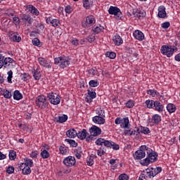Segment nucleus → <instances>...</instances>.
I'll use <instances>...</instances> for the list:
<instances>
[{"label": "nucleus", "mask_w": 180, "mask_h": 180, "mask_svg": "<svg viewBox=\"0 0 180 180\" xmlns=\"http://www.w3.org/2000/svg\"><path fill=\"white\" fill-rule=\"evenodd\" d=\"M148 151H151V149L147 147V146L143 145L139 148V150H136L134 154V158L135 160H141L146 157V153Z\"/></svg>", "instance_id": "obj_1"}, {"label": "nucleus", "mask_w": 180, "mask_h": 180, "mask_svg": "<svg viewBox=\"0 0 180 180\" xmlns=\"http://www.w3.org/2000/svg\"><path fill=\"white\" fill-rule=\"evenodd\" d=\"M54 61L55 64L59 65L60 68H66V67L70 65V58L65 56L55 58Z\"/></svg>", "instance_id": "obj_2"}, {"label": "nucleus", "mask_w": 180, "mask_h": 180, "mask_svg": "<svg viewBox=\"0 0 180 180\" xmlns=\"http://www.w3.org/2000/svg\"><path fill=\"white\" fill-rule=\"evenodd\" d=\"M35 103L40 109H46L49 106V102L44 95L38 96L36 98Z\"/></svg>", "instance_id": "obj_3"}, {"label": "nucleus", "mask_w": 180, "mask_h": 180, "mask_svg": "<svg viewBox=\"0 0 180 180\" xmlns=\"http://www.w3.org/2000/svg\"><path fill=\"white\" fill-rule=\"evenodd\" d=\"M47 96L52 105H58L61 102V97L56 93H49Z\"/></svg>", "instance_id": "obj_4"}, {"label": "nucleus", "mask_w": 180, "mask_h": 180, "mask_svg": "<svg viewBox=\"0 0 180 180\" xmlns=\"http://www.w3.org/2000/svg\"><path fill=\"white\" fill-rule=\"evenodd\" d=\"M95 22L96 20L95 19V16L94 15H88L86 18V20L82 23V27L88 28L95 25Z\"/></svg>", "instance_id": "obj_5"}, {"label": "nucleus", "mask_w": 180, "mask_h": 180, "mask_svg": "<svg viewBox=\"0 0 180 180\" xmlns=\"http://www.w3.org/2000/svg\"><path fill=\"white\" fill-rule=\"evenodd\" d=\"M108 13L110 15H114L115 18L118 20L122 19V12L120 9L116 6H110L108 10Z\"/></svg>", "instance_id": "obj_6"}, {"label": "nucleus", "mask_w": 180, "mask_h": 180, "mask_svg": "<svg viewBox=\"0 0 180 180\" xmlns=\"http://www.w3.org/2000/svg\"><path fill=\"white\" fill-rule=\"evenodd\" d=\"M160 51L163 56H167V57H171L174 54V49L168 45H163Z\"/></svg>", "instance_id": "obj_7"}, {"label": "nucleus", "mask_w": 180, "mask_h": 180, "mask_svg": "<svg viewBox=\"0 0 180 180\" xmlns=\"http://www.w3.org/2000/svg\"><path fill=\"white\" fill-rule=\"evenodd\" d=\"M3 63L4 68H8V70H11V68H12L15 65V60L12 59V58L7 57L4 59Z\"/></svg>", "instance_id": "obj_8"}, {"label": "nucleus", "mask_w": 180, "mask_h": 180, "mask_svg": "<svg viewBox=\"0 0 180 180\" xmlns=\"http://www.w3.org/2000/svg\"><path fill=\"white\" fill-rule=\"evenodd\" d=\"M75 162H77V161L74 156H68L63 160V164H65L66 167H74Z\"/></svg>", "instance_id": "obj_9"}, {"label": "nucleus", "mask_w": 180, "mask_h": 180, "mask_svg": "<svg viewBox=\"0 0 180 180\" xmlns=\"http://www.w3.org/2000/svg\"><path fill=\"white\" fill-rule=\"evenodd\" d=\"M153 109L159 113L164 112V105L160 101H155Z\"/></svg>", "instance_id": "obj_10"}, {"label": "nucleus", "mask_w": 180, "mask_h": 180, "mask_svg": "<svg viewBox=\"0 0 180 180\" xmlns=\"http://www.w3.org/2000/svg\"><path fill=\"white\" fill-rule=\"evenodd\" d=\"M89 133L90 134H93V136H99L102 133V129L101 128L93 125L90 129H89Z\"/></svg>", "instance_id": "obj_11"}, {"label": "nucleus", "mask_w": 180, "mask_h": 180, "mask_svg": "<svg viewBox=\"0 0 180 180\" xmlns=\"http://www.w3.org/2000/svg\"><path fill=\"white\" fill-rule=\"evenodd\" d=\"M105 147H109L110 148H112V150H117L120 148V146H119V144L112 141H105Z\"/></svg>", "instance_id": "obj_12"}, {"label": "nucleus", "mask_w": 180, "mask_h": 180, "mask_svg": "<svg viewBox=\"0 0 180 180\" xmlns=\"http://www.w3.org/2000/svg\"><path fill=\"white\" fill-rule=\"evenodd\" d=\"M158 18H161L162 19H165L167 18V11H165V6H160L158 7Z\"/></svg>", "instance_id": "obj_13"}, {"label": "nucleus", "mask_w": 180, "mask_h": 180, "mask_svg": "<svg viewBox=\"0 0 180 180\" xmlns=\"http://www.w3.org/2000/svg\"><path fill=\"white\" fill-rule=\"evenodd\" d=\"M102 116L105 117V115L101 114L98 116L94 117L93 122L97 124H105V119Z\"/></svg>", "instance_id": "obj_14"}, {"label": "nucleus", "mask_w": 180, "mask_h": 180, "mask_svg": "<svg viewBox=\"0 0 180 180\" xmlns=\"http://www.w3.org/2000/svg\"><path fill=\"white\" fill-rule=\"evenodd\" d=\"M20 169H22L23 175H29L32 173V169L30 167L26 166V164H20Z\"/></svg>", "instance_id": "obj_15"}, {"label": "nucleus", "mask_w": 180, "mask_h": 180, "mask_svg": "<svg viewBox=\"0 0 180 180\" xmlns=\"http://www.w3.org/2000/svg\"><path fill=\"white\" fill-rule=\"evenodd\" d=\"M147 154L150 162H155V161H157V157H158L157 153L153 152V150L150 149V151L148 150Z\"/></svg>", "instance_id": "obj_16"}, {"label": "nucleus", "mask_w": 180, "mask_h": 180, "mask_svg": "<svg viewBox=\"0 0 180 180\" xmlns=\"http://www.w3.org/2000/svg\"><path fill=\"white\" fill-rule=\"evenodd\" d=\"M38 61L40 64V65H41L42 67H45L46 68H51V64L48 62L47 60H46V58H38Z\"/></svg>", "instance_id": "obj_17"}, {"label": "nucleus", "mask_w": 180, "mask_h": 180, "mask_svg": "<svg viewBox=\"0 0 180 180\" xmlns=\"http://www.w3.org/2000/svg\"><path fill=\"white\" fill-rule=\"evenodd\" d=\"M134 37H135V39L139 41H143V40H144V34L138 30L134 32Z\"/></svg>", "instance_id": "obj_18"}, {"label": "nucleus", "mask_w": 180, "mask_h": 180, "mask_svg": "<svg viewBox=\"0 0 180 180\" xmlns=\"http://www.w3.org/2000/svg\"><path fill=\"white\" fill-rule=\"evenodd\" d=\"M143 172V175H145L146 179H151V178H154L153 167L146 169Z\"/></svg>", "instance_id": "obj_19"}, {"label": "nucleus", "mask_w": 180, "mask_h": 180, "mask_svg": "<svg viewBox=\"0 0 180 180\" xmlns=\"http://www.w3.org/2000/svg\"><path fill=\"white\" fill-rule=\"evenodd\" d=\"M89 136V134L88 131H86V129H84L82 130V131L77 133V137L80 140H85V139L87 138V136Z\"/></svg>", "instance_id": "obj_20"}, {"label": "nucleus", "mask_w": 180, "mask_h": 180, "mask_svg": "<svg viewBox=\"0 0 180 180\" xmlns=\"http://www.w3.org/2000/svg\"><path fill=\"white\" fill-rule=\"evenodd\" d=\"M112 41H114V44H115V46H120L121 44H123V39L119 34H116L113 37Z\"/></svg>", "instance_id": "obj_21"}, {"label": "nucleus", "mask_w": 180, "mask_h": 180, "mask_svg": "<svg viewBox=\"0 0 180 180\" xmlns=\"http://www.w3.org/2000/svg\"><path fill=\"white\" fill-rule=\"evenodd\" d=\"M78 132L74 129H69L66 132V136L70 139H75V136H77Z\"/></svg>", "instance_id": "obj_22"}, {"label": "nucleus", "mask_w": 180, "mask_h": 180, "mask_svg": "<svg viewBox=\"0 0 180 180\" xmlns=\"http://www.w3.org/2000/svg\"><path fill=\"white\" fill-rule=\"evenodd\" d=\"M66 120H68V116L67 115H60L58 118L55 117V122H57V123H65Z\"/></svg>", "instance_id": "obj_23"}, {"label": "nucleus", "mask_w": 180, "mask_h": 180, "mask_svg": "<svg viewBox=\"0 0 180 180\" xmlns=\"http://www.w3.org/2000/svg\"><path fill=\"white\" fill-rule=\"evenodd\" d=\"M129 117H125L122 119V121L121 122V125L120 127L122 129H129Z\"/></svg>", "instance_id": "obj_24"}, {"label": "nucleus", "mask_w": 180, "mask_h": 180, "mask_svg": "<svg viewBox=\"0 0 180 180\" xmlns=\"http://www.w3.org/2000/svg\"><path fill=\"white\" fill-rule=\"evenodd\" d=\"M132 15H134L135 18H138V19H143V18H144V15H143V14H141L140 11H139L137 8L133 9Z\"/></svg>", "instance_id": "obj_25"}, {"label": "nucleus", "mask_w": 180, "mask_h": 180, "mask_svg": "<svg viewBox=\"0 0 180 180\" xmlns=\"http://www.w3.org/2000/svg\"><path fill=\"white\" fill-rule=\"evenodd\" d=\"M1 94L4 95V98L6 99H11V98H12V93L8 90L1 89Z\"/></svg>", "instance_id": "obj_26"}, {"label": "nucleus", "mask_w": 180, "mask_h": 180, "mask_svg": "<svg viewBox=\"0 0 180 180\" xmlns=\"http://www.w3.org/2000/svg\"><path fill=\"white\" fill-rule=\"evenodd\" d=\"M103 27L101 26V25H94L92 28V32H94V34H98L99 33H101V32H102V30H103Z\"/></svg>", "instance_id": "obj_27"}, {"label": "nucleus", "mask_w": 180, "mask_h": 180, "mask_svg": "<svg viewBox=\"0 0 180 180\" xmlns=\"http://www.w3.org/2000/svg\"><path fill=\"white\" fill-rule=\"evenodd\" d=\"M27 8L29 9V11L31 12V13L36 15V16H37L39 13L37 8H36V7L33 6L32 5H28L27 6Z\"/></svg>", "instance_id": "obj_28"}, {"label": "nucleus", "mask_w": 180, "mask_h": 180, "mask_svg": "<svg viewBox=\"0 0 180 180\" xmlns=\"http://www.w3.org/2000/svg\"><path fill=\"white\" fill-rule=\"evenodd\" d=\"M23 98V96L22 94H20V91L19 90H15L13 94V99L15 101H20Z\"/></svg>", "instance_id": "obj_29"}, {"label": "nucleus", "mask_w": 180, "mask_h": 180, "mask_svg": "<svg viewBox=\"0 0 180 180\" xmlns=\"http://www.w3.org/2000/svg\"><path fill=\"white\" fill-rule=\"evenodd\" d=\"M33 77L36 81H39L40 78H41V73H40V70H34L32 71Z\"/></svg>", "instance_id": "obj_30"}, {"label": "nucleus", "mask_w": 180, "mask_h": 180, "mask_svg": "<svg viewBox=\"0 0 180 180\" xmlns=\"http://www.w3.org/2000/svg\"><path fill=\"white\" fill-rule=\"evenodd\" d=\"M167 112H169V113H174V112L176 110V107L175 106V105L172 103H169L167 105Z\"/></svg>", "instance_id": "obj_31"}, {"label": "nucleus", "mask_w": 180, "mask_h": 180, "mask_svg": "<svg viewBox=\"0 0 180 180\" xmlns=\"http://www.w3.org/2000/svg\"><path fill=\"white\" fill-rule=\"evenodd\" d=\"M11 41H15L16 43H19L22 40V37L20 36H17L16 34H13L10 36Z\"/></svg>", "instance_id": "obj_32"}, {"label": "nucleus", "mask_w": 180, "mask_h": 180, "mask_svg": "<svg viewBox=\"0 0 180 180\" xmlns=\"http://www.w3.org/2000/svg\"><path fill=\"white\" fill-rule=\"evenodd\" d=\"M152 120L155 124H158L161 122V116L158 114L153 115Z\"/></svg>", "instance_id": "obj_33"}, {"label": "nucleus", "mask_w": 180, "mask_h": 180, "mask_svg": "<svg viewBox=\"0 0 180 180\" xmlns=\"http://www.w3.org/2000/svg\"><path fill=\"white\" fill-rule=\"evenodd\" d=\"M22 20H24V22L29 23V25L32 24V18H30V15H29L23 14L22 15Z\"/></svg>", "instance_id": "obj_34"}, {"label": "nucleus", "mask_w": 180, "mask_h": 180, "mask_svg": "<svg viewBox=\"0 0 180 180\" xmlns=\"http://www.w3.org/2000/svg\"><path fill=\"white\" fill-rule=\"evenodd\" d=\"M155 103V101H153V100H146L145 102V104L146 105L147 108H148V109H154V103Z\"/></svg>", "instance_id": "obj_35"}, {"label": "nucleus", "mask_w": 180, "mask_h": 180, "mask_svg": "<svg viewBox=\"0 0 180 180\" xmlns=\"http://www.w3.org/2000/svg\"><path fill=\"white\" fill-rule=\"evenodd\" d=\"M21 164H25L26 167H33V160L27 158H25V162Z\"/></svg>", "instance_id": "obj_36"}, {"label": "nucleus", "mask_w": 180, "mask_h": 180, "mask_svg": "<svg viewBox=\"0 0 180 180\" xmlns=\"http://www.w3.org/2000/svg\"><path fill=\"white\" fill-rule=\"evenodd\" d=\"M32 44L33 46H37V47L41 46V42H40V39H39V38H34L32 39Z\"/></svg>", "instance_id": "obj_37"}, {"label": "nucleus", "mask_w": 180, "mask_h": 180, "mask_svg": "<svg viewBox=\"0 0 180 180\" xmlns=\"http://www.w3.org/2000/svg\"><path fill=\"white\" fill-rule=\"evenodd\" d=\"M106 141H106L102 138H100L96 141V144L97 146H105V143H106Z\"/></svg>", "instance_id": "obj_38"}, {"label": "nucleus", "mask_w": 180, "mask_h": 180, "mask_svg": "<svg viewBox=\"0 0 180 180\" xmlns=\"http://www.w3.org/2000/svg\"><path fill=\"white\" fill-rule=\"evenodd\" d=\"M147 94L148 95H150L151 96H155V95L157 96L160 95V93H158V91H157V90L155 89H149L147 91Z\"/></svg>", "instance_id": "obj_39"}, {"label": "nucleus", "mask_w": 180, "mask_h": 180, "mask_svg": "<svg viewBox=\"0 0 180 180\" xmlns=\"http://www.w3.org/2000/svg\"><path fill=\"white\" fill-rule=\"evenodd\" d=\"M9 158L11 160H16V152L13 150H11L8 154Z\"/></svg>", "instance_id": "obj_40"}, {"label": "nucleus", "mask_w": 180, "mask_h": 180, "mask_svg": "<svg viewBox=\"0 0 180 180\" xmlns=\"http://www.w3.org/2000/svg\"><path fill=\"white\" fill-rule=\"evenodd\" d=\"M89 85L91 88H96V86H98L99 85V82H98V80H90L89 82Z\"/></svg>", "instance_id": "obj_41"}, {"label": "nucleus", "mask_w": 180, "mask_h": 180, "mask_svg": "<svg viewBox=\"0 0 180 180\" xmlns=\"http://www.w3.org/2000/svg\"><path fill=\"white\" fill-rule=\"evenodd\" d=\"M105 56L106 57H108V58H110L111 60L116 58V53L115 52H106Z\"/></svg>", "instance_id": "obj_42"}, {"label": "nucleus", "mask_w": 180, "mask_h": 180, "mask_svg": "<svg viewBox=\"0 0 180 180\" xmlns=\"http://www.w3.org/2000/svg\"><path fill=\"white\" fill-rule=\"evenodd\" d=\"M59 151L63 155H65L68 153V148L65 146H60L59 148Z\"/></svg>", "instance_id": "obj_43"}, {"label": "nucleus", "mask_w": 180, "mask_h": 180, "mask_svg": "<svg viewBox=\"0 0 180 180\" xmlns=\"http://www.w3.org/2000/svg\"><path fill=\"white\" fill-rule=\"evenodd\" d=\"M65 141H67V143H69L71 147H77V146H78V143L72 139H66Z\"/></svg>", "instance_id": "obj_44"}, {"label": "nucleus", "mask_w": 180, "mask_h": 180, "mask_svg": "<svg viewBox=\"0 0 180 180\" xmlns=\"http://www.w3.org/2000/svg\"><path fill=\"white\" fill-rule=\"evenodd\" d=\"M86 40H87L89 43H94V41L96 40V38L95 37V34H91L86 38Z\"/></svg>", "instance_id": "obj_45"}, {"label": "nucleus", "mask_w": 180, "mask_h": 180, "mask_svg": "<svg viewBox=\"0 0 180 180\" xmlns=\"http://www.w3.org/2000/svg\"><path fill=\"white\" fill-rule=\"evenodd\" d=\"M41 157L44 159L49 158V157H50V153H49V151L46 150H44L41 152Z\"/></svg>", "instance_id": "obj_46"}, {"label": "nucleus", "mask_w": 180, "mask_h": 180, "mask_svg": "<svg viewBox=\"0 0 180 180\" xmlns=\"http://www.w3.org/2000/svg\"><path fill=\"white\" fill-rule=\"evenodd\" d=\"M20 78L22 81H27L28 79H30V75L27 73L21 74Z\"/></svg>", "instance_id": "obj_47"}, {"label": "nucleus", "mask_w": 180, "mask_h": 180, "mask_svg": "<svg viewBox=\"0 0 180 180\" xmlns=\"http://www.w3.org/2000/svg\"><path fill=\"white\" fill-rule=\"evenodd\" d=\"M8 77H7V79H8V82L9 84H12V78H13V72H12V70H10L8 72Z\"/></svg>", "instance_id": "obj_48"}, {"label": "nucleus", "mask_w": 180, "mask_h": 180, "mask_svg": "<svg viewBox=\"0 0 180 180\" xmlns=\"http://www.w3.org/2000/svg\"><path fill=\"white\" fill-rule=\"evenodd\" d=\"M125 105L129 108V109H131V108H133L134 106V102L133 101V100H129L128 101Z\"/></svg>", "instance_id": "obj_49"}, {"label": "nucleus", "mask_w": 180, "mask_h": 180, "mask_svg": "<svg viewBox=\"0 0 180 180\" xmlns=\"http://www.w3.org/2000/svg\"><path fill=\"white\" fill-rule=\"evenodd\" d=\"M86 162L87 165H89L90 167L94 165V157L89 156V158H87Z\"/></svg>", "instance_id": "obj_50"}, {"label": "nucleus", "mask_w": 180, "mask_h": 180, "mask_svg": "<svg viewBox=\"0 0 180 180\" xmlns=\"http://www.w3.org/2000/svg\"><path fill=\"white\" fill-rule=\"evenodd\" d=\"M150 162H151V161L150 160V159L147 156V158L146 159H144L141 161V164L142 165L147 166L150 164Z\"/></svg>", "instance_id": "obj_51"}, {"label": "nucleus", "mask_w": 180, "mask_h": 180, "mask_svg": "<svg viewBox=\"0 0 180 180\" xmlns=\"http://www.w3.org/2000/svg\"><path fill=\"white\" fill-rule=\"evenodd\" d=\"M59 23H60V20L57 19H53L51 20V24L52 25V26H53V27H57Z\"/></svg>", "instance_id": "obj_52"}, {"label": "nucleus", "mask_w": 180, "mask_h": 180, "mask_svg": "<svg viewBox=\"0 0 180 180\" xmlns=\"http://www.w3.org/2000/svg\"><path fill=\"white\" fill-rule=\"evenodd\" d=\"M124 134L125 136H133V129H129V128L126 129L124 131Z\"/></svg>", "instance_id": "obj_53"}, {"label": "nucleus", "mask_w": 180, "mask_h": 180, "mask_svg": "<svg viewBox=\"0 0 180 180\" xmlns=\"http://www.w3.org/2000/svg\"><path fill=\"white\" fill-rule=\"evenodd\" d=\"M83 6L86 9H89V8H91V4L89 3V0H84L83 3Z\"/></svg>", "instance_id": "obj_54"}, {"label": "nucleus", "mask_w": 180, "mask_h": 180, "mask_svg": "<svg viewBox=\"0 0 180 180\" xmlns=\"http://www.w3.org/2000/svg\"><path fill=\"white\" fill-rule=\"evenodd\" d=\"M95 137H96V135H93L92 134H90L89 136H88L86 138V141H87L88 143H89L91 141V140H95Z\"/></svg>", "instance_id": "obj_55"}, {"label": "nucleus", "mask_w": 180, "mask_h": 180, "mask_svg": "<svg viewBox=\"0 0 180 180\" xmlns=\"http://www.w3.org/2000/svg\"><path fill=\"white\" fill-rule=\"evenodd\" d=\"M15 172V167L12 166H9L7 169H6V173L7 174H13Z\"/></svg>", "instance_id": "obj_56"}, {"label": "nucleus", "mask_w": 180, "mask_h": 180, "mask_svg": "<svg viewBox=\"0 0 180 180\" xmlns=\"http://www.w3.org/2000/svg\"><path fill=\"white\" fill-rule=\"evenodd\" d=\"M120 180H129V176L126 174H122L119 176Z\"/></svg>", "instance_id": "obj_57"}, {"label": "nucleus", "mask_w": 180, "mask_h": 180, "mask_svg": "<svg viewBox=\"0 0 180 180\" xmlns=\"http://www.w3.org/2000/svg\"><path fill=\"white\" fill-rule=\"evenodd\" d=\"M88 95L90 96L93 99L96 98V93L95 91H91L90 90H88Z\"/></svg>", "instance_id": "obj_58"}, {"label": "nucleus", "mask_w": 180, "mask_h": 180, "mask_svg": "<svg viewBox=\"0 0 180 180\" xmlns=\"http://www.w3.org/2000/svg\"><path fill=\"white\" fill-rule=\"evenodd\" d=\"M141 133H143V134H148L150 133V129H148V127H143L141 129Z\"/></svg>", "instance_id": "obj_59"}, {"label": "nucleus", "mask_w": 180, "mask_h": 180, "mask_svg": "<svg viewBox=\"0 0 180 180\" xmlns=\"http://www.w3.org/2000/svg\"><path fill=\"white\" fill-rule=\"evenodd\" d=\"M169 26H171V24L169 23V22H165L162 24V27L163 29H168Z\"/></svg>", "instance_id": "obj_60"}, {"label": "nucleus", "mask_w": 180, "mask_h": 180, "mask_svg": "<svg viewBox=\"0 0 180 180\" xmlns=\"http://www.w3.org/2000/svg\"><path fill=\"white\" fill-rule=\"evenodd\" d=\"M71 43L73 46H78L79 44V41H78V39L74 38L72 39Z\"/></svg>", "instance_id": "obj_61"}, {"label": "nucleus", "mask_w": 180, "mask_h": 180, "mask_svg": "<svg viewBox=\"0 0 180 180\" xmlns=\"http://www.w3.org/2000/svg\"><path fill=\"white\" fill-rule=\"evenodd\" d=\"M65 11L66 13H71L72 12V8H71V6H67L65 8Z\"/></svg>", "instance_id": "obj_62"}, {"label": "nucleus", "mask_w": 180, "mask_h": 180, "mask_svg": "<svg viewBox=\"0 0 180 180\" xmlns=\"http://www.w3.org/2000/svg\"><path fill=\"white\" fill-rule=\"evenodd\" d=\"M123 119L122 117H117L115 120V124H122Z\"/></svg>", "instance_id": "obj_63"}, {"label": "nucleus", "mask_w": 180, "mask_h": 180, "mask_svg": "<svg viewBox=\"0 0 180 180\" xmlns=\"http://www.w3.org/2000/svg\"><path fill=\"white\" fill-rule=\"evenodd\" d=\"M13 20L15 25H19V23H20V20L18 18V17H14Z\"/></svg>", "instance_id": "obj_64"}]
</instances>
